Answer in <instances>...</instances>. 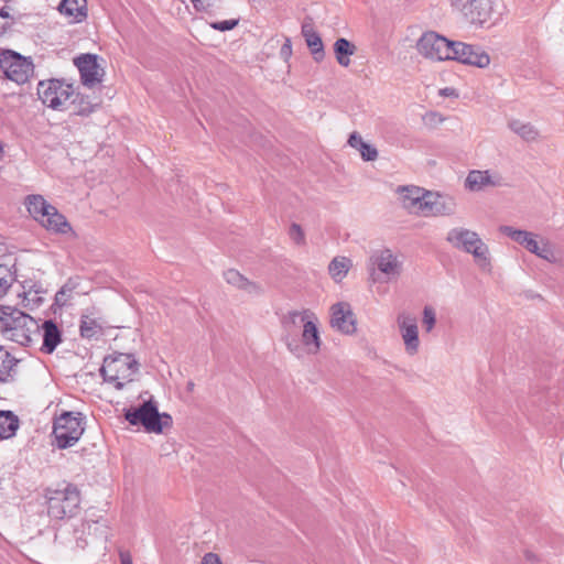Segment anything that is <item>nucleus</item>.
I'll use <instances>...</instances> for the list:
<instances>
[{
	"instance_id": "22",
	"label": "nucleus",
	"mask_w": 564,
	"mask_h": 564,
	"mask_svg": "<svg viewBox=\"0 0 564 564\" xmlns=\"http://www.w3.org/2000/svg\"><path fill=\"white\" fill-rule=\"evenodd\" d=\"M24 205L31 217L39 224L53 208V205L40 194L28 195L25 197Z\"/></svg>"
},
{
	"instance_id": "5",
	"label": "nucleus",
	"mask_w": 564,
	"mask_h": 564,
	"mask_svg": "<svg viewBox=\"0 0 564 564\" xmlns=\"http://www.w3.org/2000/svg\"><path fill=\"white\" fill-rule=\"evenodd\" d=\"M47 513L52 519L63 520L77 514L80 505V495L76 486L66 484L63 488L48 490Z\"/></svg>"
},
{
	"instance_id": "41",
	"label": "nucleus",
	"mask_w": 564,
	"mask_h": 564,
	"mask_svg": "<svg viewBox=\"0 0 564 564\" xmlns=\"http://www.w3.org/2000/svg\"><path fill=\"white\" fill-rule=\"evenodd\" d=\"M202 564H223L220 557L216 553H206L202 558Z\"/></svg>"
},
{
	"instance_id": "17",
	"label": "nucleus",
	"mask_w": 564,
	"mask_h": 564,
	"mask_svg": "<svg viewBox=\"0 0 564 564\" xmlns=\"http://www.w3.org/2000/svg\"><path fill=\"white\" fill-rule=\"evenodd\" d=\"M74 64L79 70L84 86L93 88L102 80L105 72L97 62V55L82 54L74 59Z\"/></svg>"
},
{
	"instance_id": "23",
	"label": "nucleus",
	"mask_w": 564,
	"mask_h": 564,
	"mask_svg": "<svg viewBox=\"0 0 564 564\" xmlns=\"http://www.w3.org/2000/svg\"><path fill=\"white\" fill-rule=\"evenodd\" d=\"M58 11L73 23H80L87 18V0H62Z\"/></svg>"
},
{
	"instance_id": "2",
	"label": "nucleus",
	"mask_w": 564,
	"mask_h": 564,
	"mask_svg": "<svg viewBox=\"0 0 564 564\" xmlns=\"http://www.w3.org/2000/svg\"><path fill=\"white\" fill-rule=\"evenodd\" d=\"M399 199L410 214L424 217L449 216L455 213L456 204L452 197L419 186H399Z\"/></svg>"
},
{
	"instance_id": "26",
	"label": "nucleus",
	"mask_w": 564,
	"mask_h": 564,
	"mask_svg": "<svg viewBox=\"0 0 564 564\" xmlns=\"http://www.w3.org/2000/svg\"><path fill=\"white\" fill-rule=\"evenodd\" d=\"M508 127L512 132L527 142H532L539 139L540 134L538 129L530 122L512 119L508 122Z\"/></svg>"
},
{
	"instance_id": "16",
	"label": "nucleus",
	"mask_w": 564,
	"mask_h": 564,
	"mask_svg": "<svg viewBox=\"0 0 564 564\" xmlns=\"http://www.w3.org/2000/svg\"><path fill=\"white\" fill-rule=\"evenodd\" d=\"M329 323L332 328L344 335H352L357 330L355 314L346 302L332 305Z\"/></svg>"
},
{
	"instance_id": "12",
	"label": "nucleus",
	"mask_w": 564,
	"mask_h": 564,
	"mask_svg": "<svg viewBox=\"0 0 564 564\" xmlns=\"http://www.w3.org/2000/svg\"><path fill=\"white\" fill-rule=\"evenodd\" d=\"M367 270L375 276L376 271L387 279H398L402 271V261L399 256L388 248L373 250L367 262Z\"/></svg>"
},
{
	"instance_id": "28",
	"label": "nucleus",
	"mask_w": 564,
	"mask_h": 564,
	"mask_svg": "<svg viewBox=\"0 0 564 564\" xmlns=\"http://www.w3.org/2000/svg\"><path fill=\"white\" fill-rule=\"evenodd\" d=\"M19 427V420L11 411H0V437H12Z\"/></svg>"
},
{
	"instance_id": "24",
	"label": "nucleus",
	"mask_w": 564,
	"mask_h": 564,
	"mask_svg": "<svg viewBox=\"0 0 564 564\" xmlns=\"http://www.w3.org/2000/svg\"><path fill=\"white\" fill-rule=\"evenodd\" d=\"M40 225L46 230L55 234H67L72 231V226L67 221L66 217L61 214L55 206L50 213L41 220Z\"/></svg>"
},
{
	"instance_id": "34",
	"label": "nucleus",
	"mask_w": 564,
	"mask_h": 564,
	"mask_svg": "<svg viewBox=\"0 0 564 564\" xmlns=\"http://www.w3.org/2000/svg\"><path fill=\"white\" fill-rule=\"evenodd\" d=\"M358 151L364 161H375L378 158V150L370 143L365 142Z\"/></svg>"
},
{
	"instance_id": "27",
	"label": "nucleus",
	"mask_w": 564,
	"mask_h": 564,
	"mask_svg": "<svg viewBox=\"0 0 564 564\" xmlns=\"http://www.w3.org/2000/svg\"><path fill=\"white\" fill-rule=\"evenodd\" d=\"M80 336L87 339H97L102 335V326L100 323L87 315H83L79 325Z\"/></svg>"
},
{
	"instance_id": "18",
	"label": "nucleus",
	"mask_w": 564,
	"mask_h": 564,
	"mask_svg": "<svg viewBox=\"0 0 564 564\" xmlns=\"http://www.w3.org/2000/svg\"><path fill=\"white\" fill-rule=\"evenodd\" d=\"M503 185L502 176L489 170H473L465 180V187L471 192H479L486 187H499Z\"/></svg>"
},
{
	"instance_id": "11",
	"label": "nucleus",
	"mask_w": 564,
	"mask_h": 564,
	"mask_svg": "<svg viewBox=\"0 0 564 564\" xmlns=\"http://www.w3.org/2000/svg\"><path fill=\"white\" fill-rule=\"evenodd\" d=\"M74 95L73 86L64 80H42L37 85L40 100L54 110H62L66 101Z\"/></svg>"
},
{
	"instance_id": "37",
	"label": "nucleus",
	"mask_w": 564,
	"mask_h": 564,
	"mask_svg": "<svg viewBox=\"0 0 564 564\" xmlns=\"http://www.w3.org/2000/svg\"><path fill=\"white\" fill-rule=\"evenodd\" d=\"M0 282H17L14 272L11 267L7 264H0Z\"/></svg>"
},
{
	"instance_id": "47",
	"label": "nucleus",
	"mask_w": 564,
	"mask_h": 564,
	"mask_svg": "<svg viewBox=\"0 0 564 564\" xmlns=\"http://www.w3.org/2000/svg\"><path fill=\"white\" fill-rule=\"evenodd\" d=\"M3 152V143L0 141V153Z\"/></svg>"
},
{
	"instance_id": "32",
	"label": "nucleus",
	"mask_w": 564,
	"mask_h": 564,
	"mask_svg": "<svg viewBox=\"0 0 564 564\" xmlns=\"http://www.w3.org/2000/svg\"><path fill=\"white\" fill-rule=\"evenodd\" d=\"M74 286L72 284H64L59 291L55 294V304L58 306H65L70 300Z\"/></svg>"
},
{
	"instance_id": "40",
	"label": "nucleus",
	"mask_w": 564,
	"mask_h": 564,
	"mask_svg": "<svg viewBox=\"0 0 564 564\" xmlns=\"http://www.w3.org/2000/svg\"><path fill=\"white\" fill-rule=\"evenodd\" d=\"M365 143L361 135L358 132H352L348 138V144L358 150V148H361V145Z\"/></svg>"
},
{
	"instance_id": "21",
	"label": "nucleus",
	"mask_w": 564,
	"mask_h": 564,
	"mask_svg": "<svg viewBox=\"0 0 564 564\" xmlns=\"http://www.w3.org/2000/svg\"><path fill=\"white\" fill-rule=\"evenodd\" d=\"M302 35L305 39L306 45L311 50L313 57L316 62L324 58V44L319 34L314 30L311 22H304L302 24Z\"/></svg>"
},
{
	"instance_id": "46",
	"label": "nucleus",
	"mask_w": 564,
	"mask_h": 564,
	"mask_svg": "<svg viewBox=\"0 0 564 564\" xmlns=\"http://www.w3.org/2000/svg\"><path fill=\"white\" fill-rule=\"evenodd\" d=\"M454 93V89L453 88H444L441 90V94L444 95V96H452Z\"/></svg>"
},
{
	"instance_id": "15",
	"label": "nucleus",
	"mask_w": 564,
	"mask_h": 564,
	"mask_svg": "<svg viewBox=\"0 0 564 564\" xmlns=\"http://www.w3.org/2000/svg\"><path fill=\"white\" fill-rule=\"evenodd\" d=\"M452 46L449 59L480 68L488 66L490 63L489 55L479 46L455 41H453Z\"/></svg>"
},
{
	"instance_id": "13",
	"label": "nucleus",
	"mask_w": 564,
	"mask_h": 564,
	"mask_svg": "<svg viewBox=\"0 0 564 564\" xmlns=\"http://www.w3.org/2000/svg\"><path fill=\"white\" fill-rule=\"evenodd\" d=\"M453 41L436 32H425L417 41L416 48L421 55L432 61H447L451 58Z\"/></svg>"
},
{
	"instance_id": "29",
	"label": "nucleus",
	"mask_w": 564,
	"mask_h": 564,
	"mask_svg": "<svg viewBox=\"0 0 564 564\" xmlns=\"http://www.w3.org/2000/svg\"><path fill=\"white\" fill-rule=\"evenodd\" d=\"M351 265L352 262L349 258L335 257L328 265V272L335 281H341L346 278Z\"/></svg>"
},
{
	"instance_id": "25",
	"label": "nucleus",
	"mask_w": 564,
	"mask_h": 564,
	"mask_svg": "<svg viewBox=\"0 0 564 564\" xmlns=\"http://www.w3.org/2000/svg\"><path fill=\"white\" fill-rule=\"evenodd\" d=\"M356 52V46L345 37H339L334 43V53L337 63L343 67L350 65V56Z\"/></svg>"
},
{
	"instance_id": "1",
	"label": "nucleus",
	"mask_w": 564,
	"mask_h": 564,
	"mask_svg": "<svg viewBox=\"0 0 564 564\" xmlns=\"http://www.w3.org/2000/svg\"><path fill=\"white\" fill-rule=\"evenodd\" d=\"M318 324V317L311 310L291 311L283 317V341L293 356L302 358L319 352L322 337Z\"/></svg>"
},
{
	"instance_id": "35",
	"label": "nucleus",
	"mask_w": 564,
	"mask_h": 564,
	"mask_svg": "<svg viewBox=\"0 0 564 564\" xmlns=\"http://www.w3.org/2000/svg\"><path fill=\"white\" fill-rule=\"evenodd\" d=\"M238 23H239L238 19H229V20L213 22V23H210V26L214 30L225 32V31H230V30L235 29L238 25Z\"/></svg>"
},
{
	"instance_id": "36",
	"label": "nucleus",
	"mask_w": 564,
	"mask_h": 564,
	"mask_svg": "<svg viewBox=\"0 0 564 564\" xmlns=\"http://www.w3.org/2000/svg\"><path fill=\"white\" fill-rule=\"evenodd\" d=\"M289 234H290L291 239H292L295 243H297V245H302V243H304V241H305V236H304V232H303V230H302V228H301V226H300V225H297V224H292V225H291V227H290V231H289Z\"/></svg>"
},
{
	"instance_id": "38",
	"label": "nucleus",
	"mask_w": 564,
	"mask_h": 564,
	"mask_svg": "<svg viewBox=\"0 0 564 564\" xmlns=\"http://www.w3.org/2000/svg\"><path fill=\"white\" fill-rule=\"evenodd\" d=\"M197 11H209L218 0H191Z\"/></svg>"
},
{
	"instance_id": "3",
	"label": "nucleus",
	"mask_w": 564,
	"mask_h": 564,
	"mask_svg": "<svg viewBox=\"0 0 564 564\" xmlns=\"http://www.w3.org/2000/svg\"><path fill=\"white\" fill-rule=\"evenodd\" d=\"M0 332L11 341L30 346L40 336V324L17 307L0 306Z\"/></svg>"
},
{
	"instance_id": "10",
	"label": "nucleus",
	"mask_w": 564,
	"mask_h": 564,
	"mask_svg": "<svg viewBox=\"0 0 564 564\" xmlns=\"http://www.w3.org/2000/svg\"><path fill=\"white\" fill-rule=\"evenodd\" d=\"M0 68L6 78L19 85L26 83L34 70L31 59L10 50L1 52Z\"/></svg>"
},
{
	"instance_id": "8",
	"label": "nucleus",
	"mask_w": 564,
	"mask_h": 564,
	"mask_svg": "<svg viewBox=\"0 0 564 564\" xmlns=\"http://www.w3.org/2000/svg\"><path fill=\"white\" fill-rule=\"evenodd\" d=\"M446 241L456 249L471 253L480 265L489 264L488 246L480 239L477 232L466 228H453L447 232Z\"/></svg>"
},
{
	"instance_id": "45",
	"label": "nucleus",
	"mask_w": 564,
	"mask_h": 564,
	"mask_svg": "<svg viewBox=\"0 0 564 564\" xmlns=\"http://www.w3.org/2000/svg\"><path fill=\"white\" fill-rule=\"evenodd\" d=\"M0 19L2 22H11L12 21V18L10 17V14L6 10V8L0 9Z\"/></svg>"
},
{
	"instance_id": "14",
	"label": "nucleus",
	"mask_w": 564,
	"mask_h": 564,
	"mask_svg": "<svg viewBox=\"0 0 564 564\" xmlns=\"http://www.w3.org/2000/svg\"><path fill=\"white\" fill-rule=\"evenodd\" d=\"M451 4L471 24L482 25L491 15L490 0H451Z\"/></svg>"
},
{
	"instance_id": "39",
	"label": "nucleus",
	"mask_w": 564,
	"mask_h": 564,
	"mask_svg": "<svg viewBox=\"0 0 564 564\" xmlns=\"http://www.w3.org/2000/svg\"><path fill=\"white\" fill-rule=\"evenodd\" d=\"M226 282H249L237 270L230 269L224 273Z\"/></svg>"
},
{
	"instance_id": "4",
	"label": "nucleus",
	"mask_w": 564,
	"mask_h": 564,
	"mask_svg": "<svg viewBox=\"0 0 564 564\" xmlns=\"http://www.w3.org/2000/svg\"><path fill=\"white\" fill-rule=\"evenodd\" d=\"M138 369L139 365L131 355L118 352L104 358L100 376L105 382L122 390L127 383L133 381Z\"/></svg>"
},
{
	"instance_id": "19",
	"label": "nucleus",
	"mask_w": 564,
	"mask_h": 564,
	"mask_svg": "<svg viewBox=\"0 0 564 564\" xmlns=\"http://www.w3.org/2000/svg\"><path fill=\"white\" fill-rule=\"evenodd\" d=\"M398 324L406 352L409 355L416 354L420 346L416 318L403 313L399 315Z\"/></svg>"
},
{
	"instance_id": "9",
	"label": "nucleus",
	"mask_w": 564,
	"mask_h": 564,
	"mask_svg": "<svg viewBox=\"0 0 564 564\" xmlns=\"http://www.w3.org/2000/svg\"><path fill=\"white\" fill-rule=\"evenodd\" d=\"M499 231L539 258L549 262L556 261L555 253L550 242L543 238L539 240V236L536 234L522 229H516L507 225L500 226Z\"/></svg>"
},
{
	"instance_id": "42",
	"label": "nucleus",
	"mask_w": 564,
	"mask_h": 564,
	"mask_svg": "<svg viewBox=\"0 0 564 564\" xmlns=\"http://www.w3.org/2000/svg\"><path fill=\"white\" fill-rule=\"evenodd\" d=\"M523 296L525 300H529V301H534V300L541 301L542 300V296L539 293H535L532 291H525L523 293Z\"/></svg>"
},
{
	"instance_id": "33",
	"label": "nucleus",
	"mask_w": 564,
	"mask_h": 564,
	"mask_svg": "<svg viewBox=\"0 0 564 564\" xmlns=\"http://www.w3.org/2000/svg\"><path fill=\"white\" fill-rule=\"evenodd\" d=\"M436 323V314L432 306L426 305L423 310L422 324L425 330L431 332Z\"/></svg>"
},
{
	"instance_id": "7",
	"label": "nucleus",
	"mask_w": 564,
	"mask_h": 564,
	"mask_svg": "<svg viewBox=\"0 0 564 564\" xmlns=\"http://www.w3.org/2000/svg\"><path fill=\"white\" fill-rule=\"evenodd\" d=\"M124 419L131 425H142L147 432L153 433H161L172 424V417L167 413L161 414L152 400L126 410Z\"/></svg>"
},
{
	"instance_id": "6",
	"label": "nucleus",
	"mask_w": 564,
	"mask_h": 564,
	"mask_svg": "<svg viewBox=\"0 0 564 564\" xmlns=\"http://www.w3.org/2000/svg\"><path fill=\"white\" fill-rule=\"evenodd\" d=\"M85 431V416L80 412H64L53 423L54 444L59 449L74 446Z\"/></svg>"
},
{
	"instance_id": "31",
	"label": "nucleus",
	"mask_w": 564,
	"mask_h": 564,
	"mask_svg": "<svg viewBox=\"0 0 564 564\" xmlns=\"http://www.w3.org/2000/svg\"><path fill=\"white\" fill-rule=\"evenodd\" d=\"M14 365L15 359L0 347V382L7 381Z\"/></svg>"
},
{
	"instance_id": "30",
	"label": "nucleus",
	"mask_w": 564,
	"mask_h": 564,
	"mask_svg": "<svg viewBox=\"0 0 564 564\" xmlns=\"http://www.w3.org/2000/svg\"><path fill=\"white\" fill-rule=\"evenodd\" d=\"M72 105L74 106V112L78 116H88L97 107V104H93L88 96L79 93L75 95Z\"/></svg>"
},
{
	"instance_id": "44",
	"label": "nucleus",
	"mask_w": 564,
	"mask_h": 564,
	"mask_svg": "<svg viewBox=\"0 0 564 564\" xmlns=\"http://www.w3.org/2000/svg\"><path fill=\"white\" fill-rule=\"evenodd\" d=\"M121 564H132V557L129 552H120Z\"/></svg>"
},
{
	"instance_id": "43",
	"label": "nucleus",
	"mask_w": 564,
	"mask_h": 564,
	"mask_svg": "<svg viewBox=\"0 0 564 564\" xmlns=\"http://www.w3.org/2000/svg\"><path fill=\"white\" fill-rule=\"evenodd\" d=\"M292 52L291 41L288 39L286 42L281 47V54L283 56H289Z\"/></svg>"
},
{
	"instance_id": "20",
	"label": "nucleus",
	"mask_w": 564,
	"mask_h": 564,
	"mask_svg": "<svg viewBox=\"0 0 564 564\" xmlns=\"http://www.w3.org/2000/svg\"><path fill=\"white\" fill-rule=\"evenodd\" d=\"M41 330L43 338L41 351L44 354H52L62 343V332L52 319L44 321V323L40 325V332Z\"/></svg>"
}]
</instances>
